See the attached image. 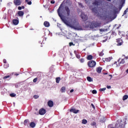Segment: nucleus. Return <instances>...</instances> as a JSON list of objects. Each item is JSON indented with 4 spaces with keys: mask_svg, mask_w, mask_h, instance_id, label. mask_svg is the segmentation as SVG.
I'll use <instances>...</instances> for the list:
<instances>
[{
    "mask_svg": "<svg viewBox=\"0 0 128 128\" xmlns=\"http://www.w3.org/2000/svg\"><path fill=\"white\" fill-rule=\"evenodd\" d=\"M48 106L50 108L54 106V102L52 100H49L48 102Z\"/></svg>",
    "mask_w": 128,
    "mask_h": 128,
    "instance_id": "obj_15",
    "label": "nucleus"
},
{
    "mask_svg": "<svg viewBox=\"0 0 128 128\" xmlns=\"http://www.w3.org/2000/svg\"><path fill=\"white\" fill-rule=\"evenodd\" d=\"M18 10H22V6H18Z\"/></svg>",
    "mask_w": 128,
    "mask_h": 128,
    "instance_id": "obj_47",
    "label": "nucleus"
},
{
    "mask_svg": "<svg viewBox=\"0 0 128 128\" xmlns=\"http://www.w3.org/2000/svg\"><path fill=\"white\" fill-rule=\"evenodd\" d=\"M34 98H36V99H37V98H39V96H37V95L34 96Z\"/></svg>",
    "mask_w": 128,
    "mask_h": 128,
    "instance_id": "obj_45",
    "label": "nucleus"
},
{
    "mask_svg": "<svg viewBox=\"0 0 128 128\" xmlns=\"http://www.w3.org/2000/svg\"><path fill=\"white\" fill-rule=\"evenodd\" d=\"M96 66V62L94 60H90L88 62V66L89 68H94Z\"/></svg>",
    "mask_w": 128,
    "mask_h": 128,
    "instance_id": "obj_4",
    "label": "nucleus"
},
{
    "mask_svg": "<svg viewBox=\"0 0 128 128\" xmlns=\"http://www.w3.org/2000/svg\"><path fill=\"white\" fill-rule=\"evenodd\" d=\"M90 9L91 10L92 12L94 13V15L97 16H100L101 14H100V12L98 10V8L97 7H94L92 8L90 7Z\"/></svg>",
    "mask_w": 128,
    "mask_h": 128,
    "instance_id": "obj_3",
    "label": "nucleus"
},
{
    "mask_svg": "<svg viewBox=\"0 0 128 128\" xmlns=\"http://www.w3.org/2000/svg\"><path fill=\"white\" fill-rule=\"evenodd\" d=\"M99 30H100V32H104V29H102V28L99 29Z\"/></svg>",
    "mask_w": 128,
    "mask_h": 128,
    "instance_id": "obj_46",
    "label": "nucleus"
},
{
    "mask_svg": "<svg viewBox=\"0 0 128 128\" xmlns=\"http://www.w3.org/2000/svg\"><path fill=\"white\" fill-rule=\"evenodd\" d=\"M91 106H92V108H93L94 110H95L96 107H95L94 105V104H91Z\"/></svg>",
    "mask_w": 128,
    "mask_h": 128,
    "instance_id": "obj_41",
    "label": "nucleus"
},
{
    "mask_svg": "<svg viewBox=\"0 0 128 128\" xmlns=\"http://www.w3.org/2000/svg\"><path fill=\"white\" fill-rule=\"evenodd\" d=\"M12 23L14 25L16 26L19 24V20L16 19H14L12 20Z\"/></svg>",
    "mask_w": 128,
    "mask_h": 128,
    "instance_id": "obj_16",
    "label": "nucleus"
},
{
    "mask_svg": "<svg viewBox=\"0 0 128 128\" xmlns=\"http://www.w3.org/2000/svg\"><path fill=\"white\" fill-rule=\"evenodd\" d=\"M114 13L116 14V13L118 12V11H116V10H114Z\"/></svg>",
    "mask_w": 128,
    "mask_h": 128,
    "instance_id": "obj_49",
    "label": "nucleus"
},
{
    "mask_svg": "<svg viewBox=\"0 0 128 128\" xmlns=\"http://www.w3.org/2000/svg\"><path fill=\"white\" fill-rule=\"evenodd\" d=\"M37 80H38V78H35L33 82H37Z\"/></svg>",
    "mask_w": 128,
    "mask_h": 128,
    "instance_id": "obj_43",
    "label": "nucleus"
},
{
    "mask_svg": "<svg viewBox=\"0 0 128 128\" xmlns=\"http://www.w3.org/2000/svg\"><path fill=\"white\" fill-rule=\"evenodd\" d=\"M114 128V127H112V128Z\"/></svg>",
    "mask_w": 128,
    "mask_h": 128,
    "instance_id": "obj_61",
    "label": "nucleus"
},
{
    "mask_svg": "<svg viewBox=\"0 0 128 128\" xmlns=\"http://www.w3.org/2000/svg\"><path fill=\"white\" fill-rule=\"evenodd\" d=\"M120 58L118 60V62H119V64H125L126 62L124 60V58L122 59V60L120 62Z\"/></svg>",
    "mask_w": 128,
    "mask_h": 128,
    "instance_id": "obj_12",
    "label": "nucleus"
},
{
    "mask_svg": "<svg viewBox=\"0 0 128 128\" xmlns=\"http://www.w3.org/2000/svg\"><path fill=\"white\" fill-rule=\"evenodd\" d=\"M76 50H74V54H76Z\"/></svg>",
    "mask_w": 128,
    "mask_h": 128,
    "instance_id": "obj_57",
    "label": "nucleus"
},
{
    "mask_svg": "<svg viewBox=\"0 0 128 128\" xmlns=\"http://www.w3.org/2000/svg\"><path fill=\"white\" fill-rule=\"evenodd\" d=\"M15 75H16V76H18L19 75V74H16Z\"/></svg>",
    "mask_w": 128,
    "mask_h": 128,
    "instance_id": "obj_54",
    "label": "nucleus"
},
{
    "mask_svg": "<svg viewBox=\"0 0 128 128\" xmlns=\"http://www.w3.org/2000/svg\"><path fill=\"white\" fill-rule=\"evenodd\" d=\"M60 91L61 92L64 93L66 92V87L63 86L61 88Z\"/></svg>",
    "mask_w": 128,
    "mask_h": 128,
    "instance_id": "obj_23",
    "label": "nucleus"
},
{
    "mask_svg": "<svg viewBox=\"0 0 128 128\" xmlns=\"http://www.w3.org/2000/svg\"><path fill=\"white\" fill-rule=\"evenodd\" d=\"M128 98V96L127 95H125L124 96L122 100H126Z\"/></svg>",
    "mask_w": 128,
    "mask_h": 128,
    "instance_id": "obj_31",
    "label": "nucleus"
},
{
    "mask_svg": "<svg viewBox=\"0 0 128 128\" xmlns=\"http://www.w3.org/2000/svg\"><path fill=\"white\" fill-rule=\"evenodd\" d=\"M117 46H121L123 44L122 40L121 38H118L116 39Z\"/></svg>",
    "mask_w": 128,
    "mask_h": 128,
    "instance_id": "obj_8",
    "label": "nucleus"
},
{
    "mask_svg": "<svg viewBox=\"0 0 128 128\" xmlns=\"http://www.w3.org/2000/svg\"><path fill=\"white\" fill-rule=\"evenodd\" d=\"M70 112L74 114H78L79 112V110H76V109H70Z\"/></svg>",
    "mask_w": 128,
    "mask_h": 128,
    "instance_id": "obj_18",
    "label": "nucleus"
},
{
    "mask_svg": "<svg viewBox=\"0 0 128 128\" xmlns=\"http://www.w3.org/2000/svg\"><path fill=\"white\" fill-rule=\"evenodd\" d=\"M10 96L11 97H15V96H16V94H10Z\"/></svg>",
    "mask_w": 128,
    "mask_h": 128,
    "instance_id": "obj_36",
    "label": "nucleus"
},
{
    "mask_svg": "<svg viewBox=\"0 0 128 128\" xmlns=\"http://www.w3.org/2000/svg\"><path fill=\"white\" fill-rule=\"evenodd\" d=\"M126 72L127 74H128V70H126Z\"/></svg>",
    "mask_w": 128,
    "mask_h": 128,
    "instance_id": "obj_56",
    "label": "nucleus"
},
{
    "mask_svg": "<svg viewBox=\"0 0 128 128\" xmlns=\"http://www.w3.org/2000/svg\"><path fill=\"white\" fill-rule=\"evenodd\" d=\"M50 3L52 4H54L55 3V2H54V0H52V1L50 2Z\"/></svg>",
    "mask_w": 128,
    "mask_h": 128,
    "instance_id": "obj_48",
    "label": "nucleus"
},
{
    "mask_svg": "<svg viewBox=\"0 0 128 128\" xmlns=\"http://www.w3.org/2000/svg\"><path fill=\"white\" fill-rule=\"evenodd\" d=\"M76 58L78 59H80V54H76Z\"/></svg>",
    "mask_w": 128,
    "mask_h": 128,
    "instance_id": "obj_28",
    "label": "nucleus"
},
{
    "mask_svg": "<svg viewBox=\"0 0 128 128\" xmlns=\"http://www.w3.org/2000/svg\"><path fill=\"white\" fill-rule=\"evenodd\" d=\"M88 123V120L86 119H83L82 120V124H86Z\"/></svg>",
    "mask_w": 128,
    "mask_h": 128,
    "instance_id": "obj_25",
    "label": "nucleus"
},
{
    "mask_svg": "<svg viewBox=\"0 0 128 128\" xmlns=\"http://www.w3.org/2000/svg\"><path fill=\"white\" fill-rule=\"evenodd\" d=\"M21 8H22V9H24V6H21Z\"/></svg>",
    "mask_w": 128,
    "mask_h": 128,
    "instance_id": "obj_53",
    "label": "nucleus"
},
{
    "mask_svg": "<svg viewBox=\"0 0 128 128\" xmlns=\"http://www.w3.org/2000/svg\"><path fill=\"white\" fill-rule=\"evenodd\" d=\"M112 60V58L111 57H108L107 58H103V62H110V61Z\"/></svg>",
    "mask_w": 128,
    "mask_h": 128,
    "instance_id": "obj_13",
    "label": "nucleus"
},
{
    "mask_svg": "<svg viewBox=\"0 0 128 128\" xmlns=\"http://www.w3.org/2000/svg\"><path fill=\"white\" fill-rule=\"evenodd\" d=\"M96 122H92V123H91V126H96Z\"/></svg>",
    "mask_w": 128,
    "mask_h": 128,
    "instance_id": "obj_33",
    "label": "nucleus"
},
{
    "mask_svg": "<svg viewBox=\"0 0 128 128\" xmlns=\"http://www.w3.org/2000/svg\"><path fill=\"white\" fill-rule=\"evenodd\" d=\"M8 66H9V65L8 64H6L4 65V68H8Z\"/></svg>",
    "mask_w": 128,
    "mask_h": 128,
    "instance_id": "obj_29",
    "label": "nucleus"
},
{
    "mask_svg": "<svg viewBox=\"0 0 128 128\" xmlns=\"http://www.w3.org/2000/svg\"><path fill=\"white\" fill-rule=\"evenodd\" d=\"M122 6H123V5H122V4L120 5V6H119L120 10H121V9L122 8Z\"/></svg>",
    "mask_w": 128,
    "mask_h": 128,
    "instance_id": "obj_44",
    "label": "nucleus"
},
{
    "mask_svg": "<svg viewBox=\"0 0 128 128\" xmlns=\"http://www.w3.org/2000/svg\"><path fill=\"white\" fill-rule=\"evenodd\" d=\"M123 56H124V57H125V55H124V54Z\"/></svg>",
    "mask_w": 128,
    "mask_h": 128,
    "instance_id": "obj_59",
    "label": "nucleus"
},
{
    "mask_svg": "<svg viewBox=\"0 0 128 128\" xmlns=\"http://www.w3.org/2000/svg\"><path fill=\"white\" fill-rule=\"evenodd\" d=\"M128 8H126V10L124 12V14L125 15L126 14L127 12H128Z\"/></svg>",
    "mask_w": 128,
    "mask_h": 128,
    "instance_id": "obj_40",
    "label": "nucleus"
},
{
    "mask_svg": "<svg viewBox=\"0 0 128 128\" xmlns=\"http://www.w3.org/2000/svg\"><path fill=\"white\" fill-rule=\"evenodd\" d=\"M120 3V5L123 6L125 3V0H121Z\"/></svg>",
    "mask_w": 128,
    "mask_h": 128,
    "instance_id": "obj_30",
    "label": "nucleus"
},
{
    "mask_svg": "<svg viewBox=\"0 0 128 128\" xmlns=\"http://www.w3.org/2000/svg\"><path fill=\"white\" fill-rule=\"evenodd\" d=\"M24 12L23 11H18V14L19 16L22 17L24 15Z\"/></svg>",
    "mask_w": 128,
    "mask_h": 128,
    "instance_id": "obj_17",
    "label": "nucleus"
},
{
    "mask_svg": "<svg viewBox=\"0 0 128 128\" xmlns=\"http://www.w3.org/2000/svg\"><path fill=\"white\" fill-rule=\"evenodd\" d=\"M102 68L100 66H99L96 68V72H98V74H100V72H102Z\"/></svg>",
    "mask_w": 128,
    "mask_h": 128,
    "instance_id": "obj_14",
    "label": "nucleus"
},
{
    "mask_svg": "<svg viewBox=\"0 0 128 128\" xmlns=\"http://www.w3.org/2000/svg\"><path fill=\"white\" fill-rule=\"evenodd\" d=\"M80 18L84 22H86L88 20V16L86 15L84 12H82Z\"/></svg>",
    "mask_w": 128,
    "mask_h": 128,
    "instance_id": "obj_6",
    "label": "nucleus"
},
{
    "mask_svg": "<svg viewBox=\"0 0 128 128\" xmlns=\"http://www.w3.org/2000/svg\"><path fill=\"white\" fill-rule=\"evenodd\" d=\"M60 80V77L56 78V82L58 84L59 83Z\"/></svg>",
    "mask_w": 128,
    "mask_h": 128,
    "instance_id": "obj_26",
    "label": "nucleus"
},
{
    "mask_svg": "<svg viewBox=\"0 0 128 128\" xmlns=\"http://www.w3.org/2000/svg\"><path fill=\"white\" fill-rule=\"evenodd\" d=\"M108 1L110 2L111 0H108Z\"/></svg>",
    "mask_w": 128,
    "mask_h": 128,
    "instance_id": "obj_60",
    "label": "nucleus"
},
{
    "mask_svg": "<svg viewBox=\"0 0 128 128\" xmlns=\"http://www.w3.org/2000/svg\"><path fill=\"white\" fill-rule=\"evenodd\" d=\"M124 125L121 123L116 124L115 128H124Z\"/></svg>",
    "mask_w": 128,
    "mask_h": 128,
    "instance_id": "obj_11",
    "label": "nucleus"
},
{
    "mask_svg": "<svg viewBox=\"0 0 128 128\" xmlns=\"http://www.w3.org/2000/svg\"><path fill=\"white\" fill-rule=\"evenodd\" d=\"M104 56V53L103 52H100V54H99V56Z\"/></svg>",
    "mask_w": 128,
    "mask_h": 128,
    "instance_id": "obj_38",
    "label": "nucleus"
},
{
    "mask_svg": "<svg viewBox=\"0 0 128 128\" xmlns=\"http://www.w3.org/2000/svg\"><path fill=\"white\" fill-rule=\"evenodd\" d=\"M3 62H4V64H6V62H7L6 60L4 59V60H3Z\"/></svg>",
    "mask_w": 128,
    "mask_h": 128,
    "instance_id": "obj_42",
    "label": "nucleus"
},
{
    "mask_svg": "<svg viewBox=\"0 0 128 128\" xmlns=\"http://www.w3.org/2000/svg\"><path fill=\"white\" fill-rule=\"evenodd\" d=\"M25 2H26L28 5H31L32 4V2L31 1L28 2V0H25Z\"/></svg>",
    "mask_w": 128,
    "mask_h": 128,
    "instance_id": "obj_27",
    "label": "nucleus"
},
{
    "mask_svg": "<svg viewBox=\"0 0 128 128\" xmlns=\"http://www.w3.org/2000/svg\"><path fill=\"white\" fill-rule=\"evenodd\" d=\"M0 128H2L1 126H0Z\"/></svg>",
    "mask_w": 128,
    "mask_h": 128,
    "instance_id": "obj_63",
    "label": "nucleus"
},
{
    "mask_svg": "<svg viewBox=\"0 0 128 128\" xmlns=\"http://www.w3.org/2000/svg\"><path fill=\"white\" fill-rule=\"evenodd\" d=\"M36 124H35V122H31V123L30 124V126L32 128H34L35 126H36Z\"/></svg>",
    "mask_w": 128,
    "mask_h": 128,
    "instance_id": "obj_22",
    "label": "nucleus"
},
{
    "mask_svg": "<svg viewBox=\"0 0 128 128\" xmlns=\"http://www.w3.org/2000/svg\"><path fill=\"white\" fill-rule=\"evenodd\" d=\"M92 94H97V91L96 90H93L92 91Z\"/></svg>",
    "mask_w": 128,
    "mask_h": 128,
    "instance_id": "obj_37",
    "label": "nucleus"
},
{
    "mask_svg": "<svg viewBox=\"0 0 128 128\" xmlns=\"http://www.w3.org/2000/svg\"><path fill=\"white\" fill-rule=\"evenodd\" d=\"M105 74H107L106 73H105Z\"/></svg>",
    "mask_w": 128,
    "mask_h": 128,
    "instance_id": "obj_64",
    "label": "nucleus"
},
{
    "mask_svg": "<svg viewBox=\"0 0 128 128\" xmlns=\"http://www.w3.org/2000/svg\"><path fill=\"white\" fill-rule=\"evenodd\" d=\"M87 60H92L93 59V56L91 54L88 56L86 58Z\"/></svg>",
    "mask_w": 128,
    "mask_h": 128,
    "instance_id": "obj_19",
    "label": "nucleus"
},
{
    "mask_svg": "<svg viewBox=\"0 0 128 128\" xmlns=\"http://www.w3.org/2000/svg\"><path fill=\"white\" fill-rule=\"evenodd\" d=\"M101 26V24L98 22H90L87 21L85 24V28H90L92 29H94L95 28H97L100 27Z\"/></svg>",
    "mask_w": 128,
    "mask_h": 128,
    "instance_id": "obj_2",
    "label": "nucleus"
},
{
    "mask_svg": "<svg viewBox=\"0 0 128 128\" xmlns=\"http://www.w3.org/2000/svg\"><path fill=\"white\" fill-rule=\"evenodd\" d=\"M106 90V88H100V90H100V92H103Z\"/></svg>",
    "mask_w": 128,
    "mask_h": 128,
    "instance_id": "obj_35",
    "label": "nucleus"
},
{
    "mask_svg": "<svg viewBox=\"0 0 128 128\" xmlns=\"http://www.w3.org/2000/svg\"><path fill=\"white\" fill-rule=\"evenodd\" d=\"M126 36H128V34H127Z\"/></svg>",
    "mask_w": 128,
    "mask_h": 128,
    "instance_id": "obj_58",
    "label": "nucleus"
},
{
    "mask_svg": "<svg viewBox=\"0 0 128 128\" xmlns=\"http://www.w3.org/2000/svg\"><path fill=\"white\" fill-rule=\"evenodd\" d=\"M92 5L94 6H98L100 4V0H94L92 3Z\"/></svg>",
    "mask_w": 128,
    "mask_h": 128,
    "instance_id": "obj_7",
    "label": "nucleus"
},
{
    "mask_svg": "<svg viewBox=\"0 0 128 128\" xmlns=\"http://www.w3.org/2000/svg\"><path fill=\"white\" fill-rule=\"evenodd\" d=\"M86 79L89 82H91L93 81L92 78L90 76H87Z\"/></svg>",
    "mask_w": 128,
    "mask_h": 128,
    "instance_id": "obj_24",
    "label": "nucleus"
},
{
    "mask_svg": "<svg viewBox=\"0 0 128 128\" xmlns=\"http://www.w3.org/2000/svg\"><path fill=\"white\" fill-rule=\"evenodd\" d=\"M107 88H108V89H110V88H111V86H107Z\"/></svg>",
    "mask_w": 128,
    "mask_h": 128,
    "instance_id": "obj_51",
    "label": "nucleus"
},
{
    "mask_svg": "<svg viewBox=\"0 0 128 128\" xmlns=\"http://www.w3.org/2000/svg\"><path fill=\"white\" fill-rule=\"evenodd\" d=\"M46 113V109H44V108H42L39 110V114L41 116L44 115Z\"/></svg>",
    "mask_w": 128,
    "mask_h": 128,
    "instance_id": "obj_10",
    "label": "nucleus"
},
{
    "mask_svg": "<svg viewBox=\"0 0 128 128\" xmlns=\"http://www.w3.org/2000/svg\"><path fill=\"white\" fill-rule=\"evenodd\" d=\"M36 110L37 111V110H38V109H36Z\"/></svg>",
    "mask_w": 128,
    "mask_h": 128,
    "instance_id": "obj_62",
    "label": "nucleus"
},
{
    "mask_svg": "<svg viewBox=\"0 0 128 128\" xmlns=\"http://www.w3.org/2000/svg\"><path fill=\"white\" fill-rule=\"evenodd\" d=\"M14 4L16 6H20L22 4L21 0H14Z\"/></svg>",
    "mask_w": 128,
    "mask_h": 128,
    "instance_id": "obj_9",
    "label": "nucleus"
},
{
    "mask_svg": "<svg viewBox=\"0 0 128 128\" xmlns=\"http://www.w3.org/2000/svg\"><path fill=\"white\" fill-rule=\"evenodd\" d=\"M80 63L82 64L84 62V58H82L80 60Z\"/></svg>",
    "mask_w": 128,
    "mask_h": 128,
    "instance_id": "obj_32",
    "label": "nucleus"
},
{
    "mask_svg": "<svg viewBox=\"0 0 128 128\" xmlns=\"http://www.w3.org/2000/svg\"><path fill=\"white\" fill-rule=\"evenodd\" d=\"M24 126H28L29 124L28 120L26 119L24 120Z\"/></svg>",
    "mask_w": 128,
    "mask_h": 128,
    "instance_id": "obj_21",
    "label": "nucleus"
},
{
    "mask_svg": "<svg viewBox=\"0 0 128 128\" xmlns=\"http://www.w3.org/2000/svg\"><path fill=\"white\" fill-rule=\"evenodd\" d=\"M69 45H70V46H74L75 44H74V42H70L69 43Z\"/></svg>",
    "mask_w": 128,
    "mask_h": 128,
    "instance_id": "obj_34",
    "label": "nucleus"
},
{
    "mask_svg": "<svg viewBox=\"0 0 128 128\" xmlns=\"http://www.w3.org/2000/svg\"><path fill=\"white\" fill-rule=\"evenodd\" d=\"M10 77V76H5L3 78L4 80L6 79V78H9Z\"/></svg>",
    "mask_w": 128,
    "mask_h": 128,
    "instance_id": "obj_39",
    "label": "nucleus"
},
{
    "mask_svg": "<svg viewBox=\"0 0 128 128\" xmlns=\"http://www.w3.org/2000/svg\"><path fill=\"white\" fill-rule=\"evenodd\" d=\"M124 60H128V56H125V58H124Z\"/></svg>",
    "mask_w": 128,
    "mask_h": 128,
    "instance_id": "obj_50",
    "label": "nucleus"
},
{
    "mask_svg": "<svg viewBox=\"0 0 128 128\" xmlns=\"http://www.w3.org/2000/svg\"><path fill=\"white\" fill-rule=\"evenodd\" d=\"M117 64V62H115L114 63V64Z\"/></svg>",
    "mask_w": 128,
    "mask_h": 128,
    "instance_id": "obj_55",
    "label": "nucleus"
},
{
    "mask_svg": "<svg viewBox=\"0 0 128 128\" xmlns=\"http://www.w3.org/2000/svg\"><path fill=\"white\" fill-rule=\"evenodd\" d=\"M63 4H68L69 6H70V4H70V0H64L62 4H60V7L57 10L58 15L60 17L62 22L67 26H70L72 28L77 30H82V27L81 26H80L78 22H73L74 26H72V24H70L69 22H68V20H66V18H64V16H62V14L64 13V11H62V10H64V8H62Z\"/></svg>",
    "mask_w": 128,
    "mask_h": 128,
    "instance_id": "obj_1",
    "label": "nucleus"
},
{
    "mask_svg": "<svg viewBox=\"0 0 128 128\" xmlns=\"http://www.w3.org/2000/svg\"><path fill=\"white\" fill-rule=\"evenodd\" d=\"M44 24L46 28H48L50 26V24L48 22H44Z\"/></svg>",
    "mask_w": 128,
    "mask_h": 128,
    "instance_id": "obj_20",
    "label": "nucleus"
},
{
    "mask_svg": "<svg viewBox=\"0 0 128 128\" xmlns=\"http://www.w3.org/2000/svg\"><path fill=\"white\" fill-rule=\"evenodd\" d=\"M74 92V90L72 89L70 90V92Z\"/></svg>",
    "mask_w": 128,
    "mask_h": 128,
    "instance_id": "obj_52",
    "label": "nucleus"
},
{
    "mask_svg": "<svg viewBox=\"0 0 128 128\" xmlns=\"http://www.w3.org/2000/svg\"><path fill=\"white\" fill-rule=\"evenodd\" d=\"M64 10L66 13V16H70V15L71 10L68 6H64Z\"/></svg>",
    "mask_w": 128,
    "mask_h": 128,
    "instance_id": "obj_5",
    "label": "nucleus"
}]
</instances>
